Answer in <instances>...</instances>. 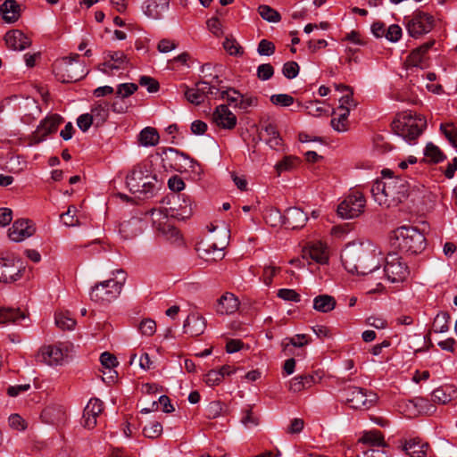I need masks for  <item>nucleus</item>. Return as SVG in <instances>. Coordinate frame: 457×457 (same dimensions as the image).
Listing matches in <instances>:
<instances>
[{
  "instance_id": "1",
  "label": "nucleus",
  "mask_w": 457,
  "mask_h": 457,
  "mask_svg": "<svg viewBox=\"0 0 457 457\" xmlns=\"http://www.w3.org/2000/svg\"><path fill=\"white\" fill-rule=\"evenodd\" d=\"M383 260L381 251L370 242H353L341 253L345 269L353 274L373 277Z\"/></svg>"
},
{
  "instance_id": "2",
  "label": "nucleus",
  "mask_w": 457,
  "mask_h": 457,
  "mask_svg": "<svg viewBox=\"0 0 457 457\" xmlns=\"http://www.w3.org/2000/svg\"><path fill=\"white\" fill-rule=\"evenodd\" d=\"M390 170H382L383 180H377L372 187L371 194L374 200L387 208L402 203L409 195L408 182L400 177H393Z\"/></svg>"
},
{
  "instance_id": "3",
  "label": "nucleus",
  "mask_w": 457,
  "mask_h": 457,
  "mask_svg": "<svg viewBox=\"0 0 457 457\" xmlns=\"http://www.w3.org/2000/svg\"><path fill=\"white\" fill-rule=\"evenodd\" d=\"M392 245L407 254L420 253L426 248L424 235L415 227L401 226L393 231Z\"/></svg>"
},
{
  "instance_id": "4",
  "label": "nucleus",
  "mask_w": 457,
  "mask_h": 457,
  "mask_svg": "<svg viewBox=\"0 0 457 457\" xmlns=\"http://www.w3.org/2000/svg\"><path fill=\"white\" fill-rule=\"evenodd\" d=\"M157 178L145 165L137 164L126 177V184L132 194L148 198L154 195Z\"/></svg>"
},
{
  "instance_id": "5",
  "label": "nucleus",
  "mask_w": 457,
  "mask_h": 457,
  "mask_svg": "<svg viewBox=\"0 0 457 457\" xmlns=\"http://www.w3.org/2000/svg\"><path fill=\"white\" fill-rule=\"evenodd\" d=\"M426 125L427 122L423 117L404 112L392 122V129L397 136L411 142L422 134Z\"/></svg>"
},
{
  "instance_id": "6",
  "label": "nucleus",
  "mask_w": 457,
  "mask_h": 457,
  "mask_svg": "<svg viewBox=\"0 0 457 457\" xmlns=\"http://www.w3.org/2000/svg\"><path fill=\"white\" fill-rule=\"evenodd\" d=\"M79 55L64 57L54 65L56 78L62 83L76 82L86 76L84 64L79 62Z\"/></svg>"
},
{
  "instance_id": "7",
  "label": "nucleus",
  "mask_w": 457,
  "mask_h": 457,
  "mask_svg": "<svg viewBox=\"0 0 457 457\" xmlns=\"http://www.w3.org/2000/svg\"><path fill=\"white\" fill-rule=\"evenodd\" d=\"M366 205V200L362 193L353 191L350 193L337 206V214L345 220L359 217Z\"/></svg>"
},
{
  "instance_id": "8",
  "label": "nucleus",
  "mask_w": 457,
  "mask_h": 457,
  "mask_svg": "<svg viewBox=\"0 0 457 457\" xmlns=\"http://www.w3.org/2000/svg\"><path fill=\"white\" fill-rule=\"evenodd\" d=\"M150 214L152 217L153 226L159 235L162 236L166 240H169L171 243H177L181 240L179 229L169 221L166 209L164 211L153 209L150 212Z\"/></svg>"
},
{
  "instance_id": "9",
  "label": "nucleus",
  "mask_w": 457,
  "mask_h": 457,
  "mask_svg": "<svg viewBox=\"0 0 457 457\" xmlns=\"http://www.w3.org/2000/svg\"><path fill=\"white\" fill-rule=\"evenodd\" d=\"M434 26V16L420 10L415 11L406 23L409 35L414 38L428 34L433 29Z\"/></svg>"
},
{
  "instance_id": "10",
  "label": "nucleus",
  "mask_w": 457,
  "mask_h": 457,
  "mask_svg": "<svg viewBox=\"0 0 457 457\" xmlns=\"http://www.w3.org/2000/svg\"><path fill=\"white\" fill-rule=\"evenodd\" d=\"M342 398L353 409H369L377 400V395L358 386H348L342 391Z\"/></svg>"
},
{
  "instance_id": "11",
  "label": "nucleus",
  "mask_w": 457,
  "mask_h": 457,
  "mask_svg": "<svg viewBox=\"0 0 457 457\" xmlns=\"http://www.w3.org/2000/svg\"><path fill=\"white\" fill-rule=\"evenodd\" d=\"M384 274L390 283H404L408 282L410 270L396 253H390L386 257Z\"/></svg>"
},
{
  "instance_id": "12",
  "label": "nucleus",
  "mask_w": 457,
  "mask_h": 457,
  "mask_svg": "<svg viewBox=\"0 0 457 457\" xmlns=\"http://www.w3.org/2000/svg\"><path fill=\"white\" fill-rule=\"evenodd\" d=\"M62 122V118L58 114H53L45 118L29 136V145H35L46 140L48 135L57 131Z\"/></svg>"
},
{
  "instance_id": "13",
  "label": "nucleus",
  "mask_w": 457,
  "mask_h": 457,
  "mask_svg": "<svg viewBox=\"0 0 457 457\" xmlns=\"http://www.w3.org/2000/svg\"><path fill=\"white\" fill-rule=\"evenodd\" d=\"M162 162L164 168L183 172L187 170V166L193 160L186 154L174 148H167L162 152Z\"/></svg>"
},
{
  "instance_id": "14",
  "label": "nucleus",
  "mask_w": 457,
  "mask_h": 457,
  "mask_svg": "<svg viewBox=\"0 0 457 457\" xmlns=\"http://www.w3.org/2000/svg\"><path fill=\"white\" fill-rule=\"evenodd\" d=\"M198 256L208 262L222 260L225 256L224 246H218L212 237H207L197 243L195 246Z\"/></svg>"
},
{
  "instance_id": "15",
  "label": "nucleus",
  "mask_w": 457,
  "mask_h": 457,
  "mask_svg": "<svg viewBox=\"0 0 457 457\" xmlns=\"http://www.w3.org/2000/svg\"><path fill=\"white\" fill-rule=\"evenodd\" d=\"M212 122L220 129H233L237 125V116L226 104L218 105L212 117Z\"/></svg>"
},
{
  "instance_id": "16",
  "label": "nucleus",
  "mask_w": 457,
  "mask_h": 457,
  "mask_svg": "<svg viewBox=\"0 0 457 457\" xmlns=\"http://www.w3.org/2000/svg\"><path fill=\"white\" fill-rule=\"evenodd\" d=\"M65 353L60 345H46L40 349L37 360L49 366L62 365Z\"/></svg>"
},
{
  "instance_id": "17",
  "label": "nucleus",
  "mask_w": 457,
  "mask_h": 457,
  "mask_svg": "<svg viewBox=\"0 0 457 457\" xmlns=\"http://www.w3.org/2000/svg\"><path fill=\"white\" fill-rule=\"evenodd\" d=\"M35 233V228L29 220H17L9 228L8 237L13 242H21Z\"/></svg>"
},
{
  "instance_id": "18",
  "label": "nucleus",
  "mask_w": 457,
  "mask_h": 457,
  "mask_svg": "<svg viewBox=\"0 0 457 457\" xmlns=\"http://www.w3.org/2000/svg\"><path fill=\"white\" fill-rule=\"evenodd\" d=\"M21 277V270L13 258L0 257V283L11 284Z\"/></svg>"
},
{
  "instance_id": "19",
  "label": "nucleus",
  "mask_w": 457,
  "mask_h": 457,
  "mask_svg": "<svg viewBox=\"0 0 457 457\" xmlns=\"http://www.w3.org/2000/svg\"><path fill=\"white\" fill-rule=\"evenodd\" d=\"M303 259H311L319 264H326L328 261L327 247L320 242L308 245L303 249ZM308 263L309 261H307Z\"/></svg>"
},
{
  "instance_id": "20",
  "label": "nucleus",
  "mask_w": 457,
  "mask_h": 457,
  "mask_svg": "<svg viewBox=\"0 0 457 457\" xmlns=\"http://www.w3.org/2000/svg\"><path fill=\"white\" fill-rule=\"evenodd\" d=\"M434 45L435 40H430L412 50L405 60V65L407 67L425 68L427 66V53Z\"/></svg>"
},
{
  "instance_id": "21",
  "label": "nucleus",
  "mask_w": 457,
  "mask_h": 457,
  "mask_svg": "<svg viewBox=\"0 0 457 457\" xmlns=\"http://www.w3.org/2000/svg\"><path fill=\"white\" fill-rule=\"evenodd\" d=\"M104 410L103 402L97 398H92L86 405L83 411L84 426L93 428L96 425V419Z\"/></svg>"
},
{
  "instance_id": "22",
  "label": "nucleus",
  "mask_w": 457,
  "mask_h": 457,
  "mask_svg": "<svg viewBox=\"0 0 457 457\" xmlns=\"http://www.w3.org/2000/svg\"><path fill=\"white\" fill-rule=\"evenodd\" d=\"M308 218L303 210L297 207H290L284 213L283 224L291 229L303 228Z\"/></svg>"
},
{
  "instance_id": "23",
  "label": "nucleus",
  "mask_w": 457,
  "mask_h": 457,
  "mask_svg": "<svg viewBox=\"0 0 457 457\" xmlns=\"http://www.w3.org/2000/svg\"><path fill=\"white\" fill-rule=\"evenodd\" d=\"M210 89V82L198 81L194 87H187L185 96L187 100L195 105H199L208 97V90Z\"/></svg>"
},
{
  "instance_id": "24",
  "label": "nucleus",
  "mask_w": 457,
  "mask_h": 457,
  "mask_svg": "<svg viewBox=\"0 0 457 457\" xmlns=\"http://www.w3.org/2000/svg\"><path fill=\"white\" fill-rule=\"evenodd\" d=\"M6 46L15 51H22L31 45V40L19 29L8 31L4 36Z\"/></svg>"
},
{
  "instance_id": "25",
  "label": "nucleus",
  "mask_w": 457,
  "mask_h": 457,
  "mask_svg": "<svg viewBox=\"0 0 457 457\" xmlns=\"http://www.w3.org/2000/svg\"><path fill=\"white\" fill-rule=\"evenodd\" d=\"M120 294V287H91L89 296L92 301L105 304L113 301Z\"/></svg>"
},
{
  "instance_id": "26",
  "label": "nucleus",
  "mask_w": 457,
  "mask_h": 457,
  "mask_svg": "<svg viewBox=\"0 0 457 457\" xmlns=\"http://www.w3.org/2000/svg\"><path fill=\"white\" fill-rule=\"evenodd\" d=\"M205 327L204 318L196 313L189 314L183 325L184 333L191 337L202 335L204 332Z\"/></svg>"
},
{
  "instance_id": "27",
  "label": "nucleus",
  "mask_w": 457,
  "mask_h": 457,
  "mask_svg": "<svg viewBox=\"0 0 457 457\" xmlns=\"http://www.w3.org/2000/svg\"><path fill=\"white\" fill-rule=\"evenodd\" d=\"M144 224L138 218H131L120 225V233L125 239H131L143 232Z\"/></svg>"
},
{
  "instance_id": "28",
  "label": "nucleus",
  "mask_w": 457,
  "mask_h": 457,
  "mask_svg": "<svg viewBox=\"0 0 457 457\" xmlns=\"http://www.w3.org/2000/svg\"><path fill=\"white\" fill-rule=\"evenodd\" d=\"M239 307L238 298L232 293L226 292L218 300L217 312L220 314H231Z\"/></svg>"
},
{
  "instance_id": "29",
  "label": "nucleus",
  "mask_w": 457,
  "mask_h": 457,
  "mask_svg": "<svg viewBox=\"0 0 457 457\" xmlns=\"http://www.w3.org/2000/svg\"><path fill=\"white\" fill-rule=\"evenodd\" d=\"M169 8L167 0H147L143 6L144 13L152 19H160L162 12Z\"/></svg>"
},
{
  "instance_id": "30",
  "label": "nucleus",
  "mask_w": 457,
  "mask_h": 457,
  "mask_svg": "<svg viewBox=\"0 0 457 457\" xmlns=\"http://www.w3.org/2000/svg\"><path fill=\"white\" fill-rule=\"evenodd\" d=\"M262 129L268 137L265 140L270 147L277 151L281 149L282 138L280 137L277 127L271 122L265 121L262 125Z\"/></svg>"
},
{
  "instance_id": "31",
  "label": "nucleus",
  "mask_w": 457,
  "mask_h": 457,
  "mask_svg": "<svg viewBox=\"0 0 457 457\" xmlns=\"http://www.w3.org/2000/svg\"><path fill=\"white\" fill-rule=\"evenodd\" d=\"M403 449L411 457H426L428 444L422 443L418 438H413L405 443Z\"/></svg>"
},
{
  "instance_id": "32",
  "label": "nucleus",
  "mask_w": 457,
  "mask_h": 457,
  "mask_svg": "<svg viewBox=\"0 0 457 457\" xmlns=\"http://www.w3.org/2000/svg\"><path fill=\"white\" fill-rule=\"evenodd\" d=\"M3 19L7 22H14L20 17V5L15 0H6L0 6Z\"/></svg>"
},
{
  "instance_id": "33",
  "label": "nucleus",
  "mask_w": 457,
  "mask_h": 457,
  "mask_svg": "<svg viewBox=\"0 0 457 457\" xmlns=\"http://www.w3.org/2000/svg\"><path fill=\"white\" fill-rule=\"evenodd\" d=\"M90 115L94 118L95 126L103 125L109 116V104L104 101L95 103L91 108Z\"/></svg>"
},
{
  "instance_id": "34",
  "label": "nucleus",
  "mask_w": 457,
  "mask_h": 457,
  "mask_svg": "<svg viewBox=\"0 0 457 457\" xmlns=\"http://www.w3.org/2000/svg\"><path fill=\"white\" fill-rule=\"evenodd\" d=\"M26 318V314L20 309L5 308L0 306V325L19 323Z\"/></svg>"
},
{
  "instance_id": "35",
  "label": "nucleus",
  "mask_w": 457,
  "mask_h": 457,
  "mask_svg": "<svg viewBox=\"0 0 457 457\" xmlns=\"http://www.w3.org/2000/svg\"><path fill=\"white\" fill-rule=\"evenodd\" d=\"M160 136L156 129L146 127L138 135V142L143 146H154L159 143Z\"/></svg>"
},
{
  "instance_id": "36",
  "label": "nucleus",
  "mask_w": 457,
  "mask_h": 457,
  "mask_svg": "<svg viewBox=\"0 0 457 457\" xmlns=\"http://www.w3.org/2000/svg\"><path fill=\"white\" fill-rule=\"evenodd\" d=\"M170 211V215L179 220H185L190 217L193 212L190 198L182 195V204H179L178 207L171 208Z\"/></svg>"
},
{
  "instance_id": "37",
  "label": "nucleus",
  "mask_w": 457,
  "mask_h": 457,
  "mask_svg": "<svg viewBox=\"0 0 457 457\" xmlns=\"http://www.w3.org/2000/svg\"><path fill=\"white\" fill-rule=\"evenodd\" d=\"M336 307V300L328 295H320L313 299V308L320 312L327 313Z\"/></svg>"
},
{
  "instance_id": "38",
  "label": "nucleus",
  "mask_w": 457,
  "mask_h": 457,
  "mask_svg": "<svg viewBox=\"0 0 457 457\" xmlns=\"http://www.w3.org/2000/svg\"><path fill=\"white\" fill-rule=\"evenodd\" d=\"M314 381V378L311 375H302L292 378L289 382V390L297 393L307 387H310Z\"/></svg>"
},
{
  "instance_id": "39",
  "label": "nucleus",
  "mask_w": 457,
  "mask_h": 457,
  "mask_svg": "<svg viewBox=\"0 0 457 457\" xmlns=\"http://www.w3.org/2000/svg\"><path fill=\"white\" fill-rule=\"evenodd\" d=\"M54 323L62 330H71L76 325V320L68 312H58L54 315Z\"/></svg>"
},
{
  "instance_id": "40",
  "label": "nucleus",
  "mask_w": 457,
  "mask_h": 457,
  "mask_svg": "<svg viewBox=\"0 0 457 457\" xmlns=\"http://www.w3.org/2000/svg\"><path fill=\"white\" fill-rule=\"evenodd\" d=\"M450 315L448 312H439L434 319L432 328L435 333H445L449 329Z\"/></svg>"
},
{
  "instance_id": "41",
  "label": "nucleus",
  "mask_w": 457,
  "mask_h": 457,
  "mask_svg": "<svg viewBox=\"0 0 457 457\" xmlns=\"http://www.w3.org/2000/svg\"><path fill=\"white\" fill-rule=\"evenodd\" d=\"M425 155L434 163H438L446 159L445 154L438 146L433 143H428L425 148Z\"/></svg>"
},
{
  "instance_id": "42",
  "label": "nucleus",
  "mask_w": 457,
  "mask_h": 457,
  "mask_svg": "<svg viewBox=\"0 0 457 457\" xmlns=\"http://www.w3.org/2000/svg\"><path fill=\"white\" fill-rule=\"evenodd\" d=\"M106 56L112 62V65H113L112 67H114L115 70H123L128 64L127 56L121 51L108 52Z\"/></svg>"
},
{
  "instance_id": "43",
  "label": "nucleus",
  "mask_w": 457,
  "mask_h": 457,
  "mask_svg": "<svg viewBox=\"0 0 457 457\" xmlns=\"http://www.w3.org/2000/svg\"><path fill=\"white\" fill-rule=\"evenodd\" d=\"M127 281V274L123 270H117L112 272V277L107 280L96 283L95 286H123Z\"/></svg>"
},
{
  "instance_id": "44",
  "label": "nucleus",
  "mask_w": 457,
  "mask_h": 457,
  "mask_svg": "<svg viewBox=\"0 0 457 457\" xmlns=\"http://www.w3.org/2000/svg\"><path fill=\"white\" fill-rule=\"evenodd\" d=\"M360 442L370 445H381L384 441L382 434L378 430H371L363 433L361 437L359 439Z\"/></svg>"
},
{
  "instance_id": "45",
  "label": "nucleus",
  "mask_w": 457,
  "mask_h": 457,
  "mask_svg": "<svg viewBox=\"0 0 457 457\" xmlns=\"http://www.w3.org/2000/svg\"><path fill=\"white\" fill-rule=\"evenodd\" d=\"M77 212L78 210L75 205H70L67 212L61 214V219L65 226L76 227L80 225L79 218L76 215Z\"/></svg>"
},
{
  "instance_id": "46",
  "label": "nucleus",
  "mask_w": 457,
  "mask_h": 457,
  "mask_svg": "<svg viewBox=\"0 0 457 457\" xmlns=\"http://www.w3.org/2000/svg\"><path fill=\"white\" fill-rule=\"evenodd\" d=\"M258 12L263 20L269 22H278L281 20V15L269 5H260Z\"/></svg>"
},
{
  "instance_id": "47",
  "label": "nucleus",
  "mask_w": 457,
  "mask_h": 457,
  "mask_svg": "<svg viewBox=\"0 0 457 457\" xmlns=\"http://www.w3.org/2000/svg\"><path fill=\"white\" fill-rule=\"evenodd\" d=\"M349 109L342 110L337 119L333 118L330 121L332 128L337 132H345L348 129L347 118L349 116Z\"/></svg>"
},
{
  "instance_id": "48",
  "label": "nucleus",
  "mask_w": 457,
  "mask_h": 457,
  "mask_svg": "<svg viewBox=\"0 0 457 457\" xmlns=\"http://www.w3.org/2000/svg\"><path fill=\"white\" fill-rule=\"evenodd\" d=\"M299 162L298 158L295 156H285L280 162H278L275 168L279 175L280 173L294 169Z\"/></svg>"
},
{
  "instance_id": "49",
  "label": "nucleus",
  "mask_w": 457,
  "mask_h": 457,
  "mask_svg": "<svg viewBox=\"0 0 457 457\" xmlns=\"http://www.w3.org/2000/svg\"><path fill=\"white\" fill-rule=\"evenodd\" d=\"M337 89H342V91L346 92V94L344 96H342L339 100L340 105L338 108L340 110H345V109L350 110V107L356 105L353 103V92L349 87L341 85V86L337 87Z\"/></svg>"
},
{
  "instance_id": "50",
  "label": "nucleus",
  "mask_w": 457,
  "mask_h": 457,
  "mask_svg": "<svg viewBox=\"0 0 457 457\" xmlns=\"http://www.w3.org/2000/svg\"><path fill=\"white\" fill-rule=\"evenodd\" d=\"M440 130L450 142V144L457 150V129L453 124H441Z\"/></svg>"
},
{
  "instance_id": "51",
  "label": "nucleus",
  "mask_w": 457,
  "mask_h": 457,
  "mask_svg": "<svg viewBox=\"0 0 457 457\" xmlns=\"http://www.w3.org/2000/svg\"><path fill=\"white\" fill-rule=\"evenodd\" d=\"M264 219L271 227L283 224L284 215L278 209H270L266 212Z\"/></svg>"
},
{
  "instance_id": "52",
  "label": "nucleus",
  "mask_w": 457,
  "mask_h": 457,
  "mask_svg": "<svg viewBox=\"0 0 457 457\" xmlns=\"http://www.w3.org/2000/svg\"><path fill=\"white\" fill-rule=\"evenodd\" d=\"M280 269L274 266H265L262 272V281L266 286L272 284L273 282L278 283V281H274V278H277L280 275Z\"/></svg>"
},
{
  "instance_id": "53",
  "label": "nucleus",
  "mask_w": 457,
  "mask_h": 457,
  "mask_svg": "<svg viewBox=\"0 0 457 457\" xmlns=\"http://www.w3.org/2000/svg\"><path fill=\"white\" fill-rule=\"evenodd\" d=\"M223 47L230 55H242L244 53L241 46L234 38H226Z\"/></svg>"
},
{
  "instance_id": "54",
  "label": "nucleus",
  "mask_w": 457,
  "mask_h": 457,
  "mask_svg": "<svg viewBox=\"0 0 457 457\" xmlns=\"http://www.w3.org/2000/svg\"><path fill=\"white\" fill-rule=\"evenodd\" d=\"M143 433L148 438H157L162 433V426L160 422H152L144 428Z\"/></svg>"
},
{
  "instance_id": "55",
  "label": "nucleus",
  "mask_w": 457,
  "mask_h": 457,
  "mask_svg": "<svg viewBox=\"0 0 457 457\" xmlns=\"http://www.w3.org/2000/svg\"><path fill=\"white\" fill-rule=\"evenodd\" d=\"M138 329L143 336L151 337L156 331V323L152 319H144L140 322Z\"/></svg>"
},
{
  "instance_id": "56",
  "label": "nucleus",
  "mask_w": 457,
  "mask_h": 457,
  "mask_svg": "<svg viewBox=\"0 0 457 457\" xmlns=\"http://www.w3.org/2000/svg\"><path fill=\"white\" fill-rule=\"evenodd\" d=\"M294 97L287 94H277L270 96V102L275 105L283 107L290 106L294 104Z\"/></svg>"
},
{
  "instance_id": "57",
  "label": "nucleus",
  "mask_w": 457,
  "mask_h": 457,
  "mask_svg": "<svg viewBox=\"0 0 457 457\" xmlns=\"http://www.w3.org/2000/svg\"><path fill=\"white\" fill-rule=\"evenodd\" d=\"M241 422L246 428H253L259 424V417L253 413L252 408H248L244 411Z\"/></svg>"
},
{
  "instance_id": "58",
  "label": "nucleus",
  "mask_w": 457,
  "mask_h": 457,
  "mask_svg": "<svg viewBox=\"0 0 457 457\" xmlns=\"http://www.w3.org/2000/svg\"><path fill=\"white\" fill-rule=\"evenodd\" d=\"M240 98L241 94L234 88H228L220 92V99L227 100L230 104H235V106L238 104Z\"/></svg>"
},
{
  "instance_id": "59",
  "label": "nucleus",
  "mask_w": 457,
  "mask_h": 457,
  "mask_svg": "<svg viewBox=\"0 0 457 457\" xmlns=\"http://www.w3.org/2000/svg\"><path fill=\"white\" fill-rule=\"evenodd\" d=\"M299 65L296 62L291 61L284 63L282 68L283 75L289 79H295L299 73Z\"/></svg>"
},
{
  "instance_id": "60",
  "label": "nucleus",
  "mask_w": 457,
  "mask_h": 457,
  "mask_svg": "<svg viewBox=\"0 0 457 457\" xmlns=\"http://www.w3.org/2000/svg\"><path fill=\"white\" fill-rule=\"evenodd\" d=\"M137 90V85L135 83L120 84L117 87L116 94L122 98L129 97Z\"/></svg>"
},
{
  "instance_id": "61",
  "label": "nucleus",
  "mask_w": 457,
  "mask_h": 457,
  "mask_svg": "<svg viewBox=\"0 0 457 457\" xmlns=\"http://www.w3.org/2000/svg\"><path fill=\"white\" fill-rule=\"evenodd\" d=\"M402 37V29L397 24H392L386 29L385 37L390 42H397Z\"/></svg>"
},
{
  "instance_id": "62",
  "label": "nucleus",
  "mask_w": 457,
  "mask_h": 457,
  "mask_svg": "<svg viewBox=\"0 0 457 457\" xmlns=\"http://www.w3.org/2000/svg\"><path fill=\"white\" fill-rule=\"evenodd\" d=\"M257 52L260 55L270 56L275 52V45L267 39H262L258 44Z\"/></svg>"
},
{
  "instance_id": "63",
  "label": "nucleus",
  "mask_w": 457,
  "mask_h": 457,
  "mask_svg": "<svg viewBox=\"0 0 457 457\" xmlns=\"http://www.w3.org/2000/svg\"><path fill=\"white\" fill-rule=\"evenodd\" d=\"M139 84L143 87H146L149 93H155L160 87L159 82L155 79L148 76H142L139 79Z\"/></svg>"
},
{
  "instance_id": "64",
  "label": "nucleus",
  "mask_w": 457,
  "mask_h": 457,
  "mask_svg": "<svg viewBox=\"0 0 457 457\" xmlns=\"http://www.w3.org/2000/svg\"><path fill=\"white\" fill-rule=\"evenodd\" d=\"M274 74V69L270 63H263L257 68V77L262 80L270 79Z\"/></svg>"
}]
</instances>
